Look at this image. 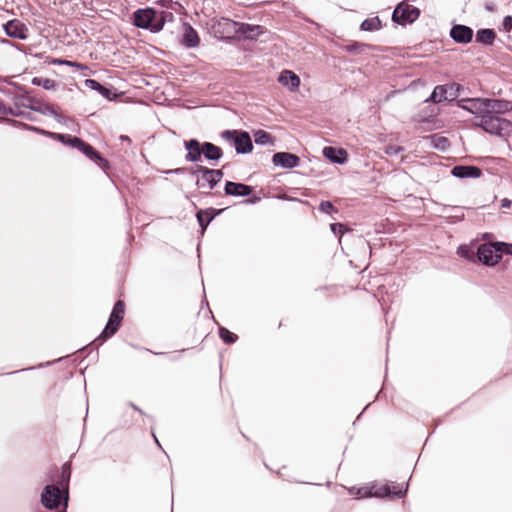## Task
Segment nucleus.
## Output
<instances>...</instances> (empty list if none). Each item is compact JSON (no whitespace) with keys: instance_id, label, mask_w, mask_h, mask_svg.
<instances>
[{"instance_id":"1","label":"nucleus","mask_w":512,"mask_h":512,"mask_svg":"<svg viewBox=\"0 0 512 512\" xmlns=\"http://www.w3.org/2000/svg\"><path fill=\"white\" fill-rule=\"evenodd\" d=\"M459 106L472 113L475 116L473 124L486 133L502 136L512 131L511 121L505 118H492L488 114L487 98L462 99Z\"/></svg>"},{"instance_id":"2","label":"nucleus","mask_w":512,"mask_h":512,"mask_svg":"<svg viewBox=\"0 0 512 512\" xmlns=\"http://www.w3.org/2000/svg\"><path fill=\"white\" fill-rule=\"evenodd\" d=\"M51 138L62 144L82 152L87 158L96 163L104 171L109 167V162L96 151L90 144L84 142L81 138L70 134H50Z\"/></svg>"},{"instance_id":"3","label":"nucleus","mask_w":512,"mask_h":512,"mask_svg":"<svg viewBox=\"0 0 512 512\" xmlns=\"http://www.w3.org/2000/svg\"><path fill=\"white\" fill-rule=\"evenodd\" d=\"M408 484L404 489L397 487V485L394 482L386 483L381 486L373 485L371 487H362L357 489L356 495L359 497H389V496H396L398 498H402L407 493Z\"/></svg>"},{"instance_id":"4","label":"nucleus","mask_w":512,"mask_h":512,"mask_svg":"<svg viewBox=\"0 0 512 512\" xmlns=\"http://www.w3.org/2000/svg\"><path fill=\"white\" fill-rule=\"evenodd\" d=\"M505 242L484 243L478 247V259L486 266H495L504 253Z\"/></svg>"},{"instance_id":"5","label":"nucleus","mask_w":512,"mask_h":512,"mask_svg":"<svg viewBox=\"0 0 512 512\" xmlns=\"http://www.w3.org/2000/svg\"><path fill=\"white\" fill-rule=\"evenodd\" d=\"M221 136L234 146L238 154H247L253 149L251 137L246 131L225 130Z\"/></svg>"},{"instance_id":"6","label":"nucleus","mask_w":512,"mask_h":512,"mask_svg":"<svg viewBox=\"0 0 512 512\" xmlns=\"http://www.w3.org/2000/svg\"><path fill=\"white\" fill-rule=\"evenodd\" d=\"M125 312V304L123 301H117L114 304L113 310L110 314L109 320L102 331V333L99 335V337L95 341H101L104 342L106 339L112 337L119 329V326L123 320Z\"/></svg>"},{"instance_id":"7","label":"nucleus","mask_w":512,"mask_h":512,"mask_svg":"<svg viewBox=\"0 0 512 512\" xmlns=\"http://www.w3.org/2000/svg\"><path fill=\"white\" fill-rule=\"evenodd\" d=\"M420 16V10L406 2L399 3L393 13L392 20L400 25L413 23Z\"/></svg>"},{"instance_id":"8","label":"nucleus","mask_w":512,"mask_h":512,"mask_svg":"<svg viewBox=\"0 0 512 512\" xmlns=\"http://www.w3.org/2000/svg\"><path fill=\"white\" fill-rule=\"evenodd\" d=\"M156 12L153 9H139L134 12L133 23L142 29H149L153 32L162 28V25L154 23Z\"/></svg>"},{"instance_id":"9","label":"nucleus","mask_w":512,"mask_h":512,"mask_svg":"<svg viewBox=\"0 0 512 512\" xmlns=\"http://www.w3.org/2000/svg\"><path fill=\"white\" fill-rule=\"evenodd\" d=\"M199 171L202 172V176L196 181V185L199 188L208 186L209 189H213L221 181L224 175L221 169H210L205 167Z\"/></svg>"},{"instance_id":"10","label":"nucleus","mask_w":512,"mask_h":512,"mask_svg":"<svg viewBox=\"0 0 512 512\" xmlns=\"http://www.w3.org/2000/svg\"><path fill=\"white\" fill-rule=\"evenodd\" d=\"M61 502V491L56 485H47L41 493V503L49 510L58 508Z\"/></svg>"},{"instance_id":"11","label":"nucleus","mask_w":512,"mask_h":512,"mask_svg":"<svg viewBox=\"0 0 512 512\" xmlns=\"http://www.w3.org/2000/svg\"><path fill=\"white\" fill-rule=\"evenodd\" d=\"M272 163L276 167L292 169L300 164V158L289 152H277L272 157Z\"/></svg>"},{"instance_id":"12","label":"nucleus","mask_w":512,"mask_h":512,"mask_svg":"<svg viewBox=\"0 0 512 512\" xmlns=\"http://www.w3.org/2000/svg\"><path fill=\"white\" fill-rule=\"evenodd\" d=\"M488 114L492 118H501V114L512 111V102L504 99L487 98Z\"/></svg>"},{"instance_id":"13","label":"nucleus","mask_w":512,"mask_h":512,"mask_svg":"<svg viewBox=\"0 0 512 512\" xmlns=\"http://www.w3.org/2000/svg\"><path fill=\"white\" fill-rule=\"evenodd\" d=\"M31 109L40 112L43 115L46 116H52L58 123L65 125L68 128H71V125L74 124V121L72 118L64 116L58 112V107L53 105H42L39 108H33Z\"/></svg>"},{"instance_id":"14","label":"nucleus","mask_w":512,"mask_h":512,"mask_svg":"<svg viewBox=\"0 0 512 512\" xmlns=\"http://www.w3.org/2000/svg\"><path fill=\"white\" fill-rule=\"evenodd\" d=\"M4 31L11 38L25 40L28 37L27 27L18 20H11L4 24Z\"/></svg>"},{"instance_id":"15","label":"nucleus","mask_w":512,"mask_h":512,"mask_svg":"<svg viewBox=\"0 0 512 512\" xmlns=\"http://www.w3.org/2000/svg\"><path fill=\"white\" fill-rule=\"evenodd\" d=\"M450 37L456 43L467 44L473 38V30L466 25L456 24L450 30Z\"/></svg>"},{"instance_id":"16","label":"nucleus","mask_w":512,"mask_h":512,"mask_svg":"<svg viewBox=\"0 0 512 512\" xmlns=\"http://www.w3.org/2000/svg\"><path fill=\"white\" fill-rule=\"evenodd\" d=\"M184 147L188 151L185 156L186 161L193 163L201 161V157L203 155V144H201L197 139L184 141Z\"/></svg>"},{"instance_id":"17","label":"nucleus","mask_w":512,"mask_h":512,"mask_svg":"<svg viewBox=\"0 0 512 512\" xmlns=\"http://www.w3.org/2000/svg\"><path fill=\"white\" fill-rule=\"evenodd\" d=\"M225 194L234 197H246L249 196L253 188L249 185L227 181L224 188Z\"/></svg>"},{"instance_id":"18","label":"nucleus","mask_w":512,"mask_h":512,"mask_svg":"<svg viewBox=\"0 0 512 512\" xmlns=\"http://www.w3.org/2000/svg\"><path fill=\"white\" fill-rule=\"evenodd\" d=\"M451 174L460 179L478 178L482 175V170L477 166L457 165L452 168Z\"/></svg>"},{"instance_id":"19","label":"nucleus","mask_w":512,"mask_h":512,"mask_svg":"<svg viewBox=\"0 0 512 512\" xmlns=\"http://www.w3.org/2000/svg\"><path fill=\"white\" fill-rule=\"evenodd\" d=\"M278 82L293 92L299 88L300 78L291 70H283L278 77Z\"/></svg>"},{"instance_id":"20","label":"nucleus","mask_w":512,"mask_h":512,"mask_svg":"<svg viewBox=\"0 0 512 512\" xmlns=\"http://www.w3.org/2000/svg\"><path fill=\"white\" fill-rule=\"evenodd\" d=\"M199 36L196 30L189 24L184 25L182 44L187 48H194L199 44Z\"/></svg>"},{"instance_id":"21","label":"nucleus","mask_w":512,"mask_h":512,"mask_svg":"<svg viewBox=\"0 0 512 512\" xmlns=\"http://www.w3.org/2000/svg\"><path fill=\"white\" fill-rule=\"evenodd\" d=\"M85 86L91 90L97 91L106 99H113L116 96V93L109 87L102 85L100 82L94 79L85 80Z\"/></svg>"},{"instance_id":"22","label":"nucleus","mask_w":512,"mask_h":512,"mask_svg":"<svg viewBox=\"0 0 512 512\" xmlns=\"http://www.w3.org/2000/svg\"><path fill=\"white\" fill-rule=\"evenodd\" d=\"M203 156L206 160L214 162L218 161L223 156V151L220 147L214 145L211 142L203 143Z\"/></svg>"},{"instance_id":"23","label":"nucleus","mask_w":512,"mask_h":512,"mask_svg":"<svg viewBox=\"0 0 512 512\" xmlns=\"http://www.w3.org/2000/svg\"><path fill=\"white\" fill-rule=\"evenodd\" d=\"M221 210L215 211L214 209L199 210L196 214L198 223L202 229V232L207 228L209 223L219 214Z\"/></svg>"},{"instance_id":"24","label":"nucleus","mask_w":512,"mask_h":512,"mask_svg":"<svg viewBox=\"0 0 512 512\" xmlns=\"http://www.w3.org/2000/svg\"><path fill=\"white\" fill-rule=\"evenodd\" d=\"M323 155L333 163L342 164L346 160V152L343 149H336L334 147H325Z\"/></svg>"},{"instance_id":"25","label":"nucleus","mask_w":512,"mask_h":512,"mask_svg":"<svg viewBox=\"0 0 512 512\" xmlns=\"http://www.w3.org/2000/svg\"><path fill=\"white\" fill-rule=\"evenodd\" d=\"M448 97V86L438 85L434 88L432 94L426 100V102L440 103L442 101L448 100Z\"/></svg>"},{"instance_id":"26","label":"nucleus","mask_w":512,"mask_h":512,"mask_svg":"<svg viewBox=\"0 0 512 512\" xmlns=\"http://www.w3.org/2000/svg\"><path fill=\"white\" fill-rule=\"evenodd\" d=\"M495 37L496 33L493 29H480L476 33V41L486 46L492 45Z\"/></svg>"},{"instance_id":"27","label":"nucleus","mask_w":512,"mask_h":512,"mask_svg":"<svg viewBox=\"0 0 512 512\" xmlns=\"http://www.w3.org/2000/svg\"><path fill=\"white\" fill-rule=\"evenodd\" d=\"M430 145L440 151H446L450 147V142L447 137L441 134H433L428 137Z\"/></svg>"},{"instance_id":"28","label":"nucleus","mask_w":512,"mask_h":512,"mask_svg":"<svg viewBox=\"0 0 512 512\" xmlns=\"http://www.w3.org/2000/svg\"><path fill=\"white\" fill-rule=\"evenodd\" d=\"M254 141L257 145H273L274 144V138L273 136L264 131V130H257L253 133Z\"/></svg>"},{"instance_id":"29","label":"nucleus","mask_w":512,"mask_h":512,"mask_svg":"<svg viewBox=\"0 0 512 512\" xmlns=\"http://www.w3.org/2000/svg\"><path fill=\"white\" fill-rule=\"evenodd\" d=\"M363 31H377L381 28V20L379 17L365 19L360 26Z\"/></svg>"},{"instance_id":"30","label":"nucleus","mask_w":512,"mask_h":512,"mask_svg":"<svg viewBox=\"0 0 512 512\" xmlns=\"http://www.w3.org/2000/svg\"><path fill=\"white\" fill-rule=\"evenodd\" d=\"M32 83L34 85L42 87L45 90H52L56 86V82L49 78H41V77L37 78L36 77L32 80Z\"/></svg>"},{"instance_id":"31","label":"nucleus","mask_w":512,"mask_h":512,"mask_svg":"<svg viewBox=\"0 0 512 512\" xmlns=\"http://www.w3.org/2000/svg\"><path fill=\"white\" fill-rule=\"evenodd\" d=\"M71 477V464L69 462H66L63 464L61 469V476H60V485L61 486H67L68 482Z\"/></svg>"},{"instance_id":"32","label":"nucleus","mask_w":512,"mask_h":512,"mask_svg":"<svg viewBox=\"0 0 512 512\" xmlns=\"http://www.w3.org/2000/svg\"><path fill=\"white\" fill-rule=\"evenodd\" d=\"M261 27L258 25H250V24H241L240 31L243 34H246L247 37L253 38L255 35H258L260 33Z\"/></svg>"},{"instance_id":"33","label":"nucleus","mask_w":512,"mask_h":512,"mask_svg":"<svg viewBox=\"0 0 512 512\" xmlns=\"http://www.w3.org/2000/svg\"><path fill=\"white\" fill-rule=\"evenodd\" d=\"M219 336L223 340V342H225L227 344H232V343L236 342V340L238 338L237 335L230 332L225 327H219Z\"/></svg>"},{"instance_id":"34","label":"nucleus","mask_w":512,"mask_h":512,"mask_svg":"<svg viewBox=\"0 0 512 512\" xmlns=\"http://www.w3.org/2000/svg\"><path fill=\"white\" fill-rule=\"evenodd\" d=\"M0 114L12 115L16 117L23 116L24 113L20 109H16L15 107H9L4 104L2 100H0Z\"/></svg>"},{"instance_id":"35","label":"nucleus","mask_w":512,"mask_h":512,"mask_svg":"<svg viewBox=\"0 0 512 512\" xmlns=\"http://www.w3.org/2000/svg\"><path fill=\"white\" fill-rule=\"evenodd\" d=\"M51 63L54 64V65L71 66V67H75L77 69H82L83 68V65L81 63L73 62V61L65 60V59H59V58L52 59Z\"/></svg>"},{"instance_id":"36","label":"nucleus","mask_w":512,"mask_h":512,"mask_svg":"<svg viewBox=\"0 0 512 512\" xmlns=\"http://www.w3.org/2000/svg\"><path fill=\"white\" fill-rule=\"evenodd\" d=\"M447 86H448V96H449L448 100L452 101V100H454V99H456L458 97L460 85L456 84V83H452V84L447 85Z\"/></svg>"},{"instance_id":"37","label":"nucleus","mask_w":512,"mask_h":512,"mask_svg":"<svg viewBox=\"0 0 512 512\" xmlns=\"http://www.w3.org/2000/svg\"><path fill=\"white\" fill-rule=\"evenodd\" d=\"M319 210L326 214H331L332 212L336 211L330 201H322L319 205Z\"/></svg>"},{"instance_id":"38","label":"nucleus","mask_w":512,"mask_h":512,"mask_svg":"<svg viewBox=\"0 0 512 512\" xmlns=\"http://www.w3.org/2000/svg\"><path fill=\"white\" fill-rule=\"evenodd\" d=\"M23 127L26 130L34 131V132H36L38 134L45 135V136H48L50 138H51L50 134H56L55 132L46 131V130H43L41 128H38V127H35V126H30V125H27V124H23Z\"/></svg>"},{"instance_id":"39","label":"nucleus","mask_w":512,"mask_h":512,"mask_svg":"<svg viewBox=\"0 0 512 512\" xmlns=\"http://www.w3.org/2000/svg\"><path fill=\"white\" fill-rule=\"evenodd\" d=\"M402 151H403V148L401 146H397V145H389L385 149L386 154L389 156H396L399 153H401Z\"/></svg>"},{"instance_id":"40","label":"nucleus","mask_w":512,"mask_h":512,"mask_svg":"<svg viewBox=\"0 0 512 512\" xmlns=\"http://www.w3.org/2000/svg\"><path fill=\"white\" fill-rule=\"evenodd\" d=\"M330 229L331 231L333 232V234L335 235H342L344 233V231H346V228L343 224L341 223H333L330 225Z\"/></svg>"},{"instance_id":"41","label":"nucleus","mask_w":512,"mask_h":512,"mask_svg":"<svg viewBox=\"0 0 512 512\" xmlns=\"http://www.w3.org/2000/svg\"><path fill=\"white\" fill-rule=\"evenodd\" d=\"M13 101H14V106L16 109H19L20 107H29L27 104H26V101L27 99L23 96H14L13 97Z\"/></svg>"},{"instance_id":"42","label":"nucleus","mask_w":512,"mask_h":512,"mask_svg":"<svg viewBox=\"0 0 512 512\" xmlns=\"http://www.w3.org/2000/svg\"><path fill=\"white\" fill-rule=\"evenodd\" d=\"M502 24L506 31L512 30V16H510V15L505 16Z\"/></svg>"},{"instance_id":"43","label":"nucleus","mask_w":512,"mask_h":512,"mask_svg":"<svg viewBox=\"0 0 512 512\" xmlns=\"http://www.w3.org/2000/svg\"><path fill=\"white\" fill-rule=\"evenodd\" d=\"M202 168H205V166H196V167H193V168H191V169H190V174H191L192 176H196V177H197V179H198V178H200V177L202 176V172H200V171H198V170H200V169H202Z\"/></svg>"},{"instance_id":"44","label":"nucleus","mask_w":512,"mask_h":512,"mask_svg":"<svg viewBox=\"0 0 512 512\" xmlns=\"http://www.w3.org/2000/svg\"><path fill=\"white\" fill-rule=\"evenodd\" d=\"M504 253L512 255V244L505 243Z\"/></svg>"},{"instance_id":"45","label":"nucleus","mask_w":512,"mask_h":512,"mask_svg":"<svg viewBox=\"0 0 512 512\" xmlns=\"http://www.w3.org/2000/svg\"><path fill=\"white\" fill-rule=\"evenodd\" d=\"M259 201H260V198L257 196H254V197L248 198L245 202L249 203V204H255Z\"/></svg>"},{"instance_id":"46","label":"nucleus","mask_w":512,"mask_h":512,"mask_svg":"<svg viewBox=\"0 0 512 512\" xmlns=\"http://www.w3.org/2000/svg\"><path fill=\"white\" fill-rule=\"evenodd\" d=\"M511 203H512V202H511L510 200H508V199H503V200H502V207H507V208H509V207L511 206Z\"/></svg>"},{"instance_id":"47","label":"nucleus","mask_w":512,"mask_h":512,"mask_svg":"<svg viewBox=\"0 0 512 512\" xmlns=\"http://www.w3.org/2000/svg\"><path fill=\"white\" fill-rule=\"evenodd\" d=\"M120 140L121 141L129 142V143L131 142V139L128 136H126V135H121L120 136Z\"/></svg>"},{"instance_id":"48","label":"nucleus","mask_w":512,"mask_h":512,"mask_svg":"<svg viewBox=\"0 0 512 512\" xmlns=\"http://www.w3.org/2000/svg\"><path fill=\"white\" fill-rule=\"evenodd\" d=\"M132 407L136 410V411H139L141 414H143V411L141 409H139L136 405H132Z\"/></svg>"},{"instance_id":"49","label":"nucleus","mask_w":512,"mask_h":512,"mask_svg":"<svg viewBox=\"0 0 512 512\" xmlns=\"http://www.w3.org/2000/svg\"><path fill=\"white\" fill-rule=\"evenodd\" d=\"M153 437H154L155 442L157 443V445L160 446V443H159L158 439L156 438V436L154 434H153Z\"/></svg>"},{"instance_id":"50","label":"nucleus","mask_w":512,"mask_h":512,"mask_svg":"<svg viewBox=\"0 0 512 512\" xmlns=\"http://www.w3.org/2000/svg\"><path fill=\"white\" fill-rule=\"evenodd\" d=\"M181 170H182L181 168H178V169L173 170L172 172H174V173H178V172H180Z\"/></svg>"},{"instance_id":"51","label":"nucleus","mask_w":512,"mask_h":512,"mask_svg":"<svg viewBox=\"0 0 512 512\" xmlns=\"http://www.w3.org/2000/svg\"><path fill=\"white\" fill-rule=\"evenodd\" d=\"M354 490H355V488L350 489V493L354 494Z\"/></svg>"},{"instance_id":"52","label":"nucleus","mask_w":512,"mask_h":512,"mask_svg":"<svg viewBox=\"0 0 512 512\" xmlns=\"http://www.w3.org/2000/svg\"><path fill=\"white\" fill-rule=\"evenodd\" d=\"M348 50L352 51V50H354V47H349Z\"/></svg>"}]
</instances>
